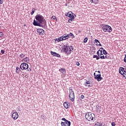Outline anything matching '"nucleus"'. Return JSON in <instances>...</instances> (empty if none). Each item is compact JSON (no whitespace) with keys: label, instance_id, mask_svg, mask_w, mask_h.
<instances>
[{"label":"nucleus","instance_id":"f257e3e1","mask_svg":"<svg viewBox=\"0 0 126 126\" xmlns=\"http://www.w3.org/2000/svg\"><path fill=\"white\" fill-rule=\"evenodd\" d=\"M36 20H34L33 24L34 26H39L40 27H42V25L43 26H46L47 25V22H46V20L44 18V17L41 15H37L35 16Z\"/></svg>","mask_w":126,"mask_h":126},{"label":"nucleus","instance_id":"f03ea898","mask_svg":"<svg viewBox=\"0 0 126 126\" xmlns=\"http://www.w3.org/2000/svg\"><path fill=\"white\" fill-rule=\"evenodd\" d=\"M72 51H73V48L72 46H68V44L64 45L63 48H62V52H63L65 53V54H66L67 56L68 55H70Z\"/></svg>","mask_w":126,"mask_h":126},{"label":"nucleus","instance_id":"7ed1b4c3","mask_svg":"<svg viewBox=\"0 0 126 126\" xmlns=\"http://www.w3.org/2000/svg\"><path fill=\"white\" fill-rule=\"evenodd\" d=\"M86 119L89 122H94L95 121V114L94 113H92L91 112H88L86 113L85 115Z\"/></svg>","mask_w":126,"mask_h":126},{"label":"nucleus","instance_id":"20e7f679","mask_svg":"<svg viewBox=\"0 0 126 126\" xmlns=\"http://www.w3.org/2000/svg\"><path fill=\"white\" fill-rule=\"evenodd\" d=\"M101 27L104 32H108V33H111L113 31V29L111 26L108 25L102 24Z\"/></svg>","mask_w":126,"mask_h":126},{"label":"nucleus","instance_id":"39448f33","mask_svg":"<svg viewBox=\"0 0 126 126\" xmlns=\"http://www.w3.org/2000/svg\"><path fill=\"white\" fill-rule=\"evenodd\" d=\"M69 98L72 102L74 101V92H73V91L72 90V89L71 88H70L69 89Z\"/></svg>","mask_w":126,"mask_h":126},{"label":"nucleus","instance_id":"423d86ee","mask_svg":"<svg viewBox=\"0 0 126 126\" xmlns=\"http://www.w3.org/2000/svg\"><path fill=\"white\" fill-rule=\"evenodd\" d=\"M29 67V65H28V64L25 63H22L20 66V68L22 70H26V69H28Z\"/></svg>","mask_w":126,"mask_h":126},{"label":"nucleus","instance_id":"0eeeda50","mask_svg":"<svg viewBox=\"0 0 126 126\" xmlns=\"http://www.w3.org/2000/svg\"><path fill=\"white\" fill-rule=\"evenodd\" d=\"M94 76L95 79H96L97 81H101L103 79V77H101V74H97L96 75V73H94Z\"/></svg>","mask_w":126,"mask_h":126},{"label":"nucleus","instance_id":"6e6552de","mask_svg":"<svg viewBox=\"0 0 126 126\" xmlns=\"http://www.w3.org/2000/svg\"><path fill=\"white\" fill-rule=\"evenodd\" d=\"M119 73H120V74H122V75H125V76H126V70L125 69V68H124L123 67H120L119 68Z\"/></svg>","mask_w":126,"mask_h":126},{"label":"nucleus","instance_id":"1a4fd4ad","mask_svg":"<svg viewBox=\"0 0 126 126\" xmlns=\"http://www.w3.org/2000/svg\"><path fill=\"white\" fill-rule=\"evenodd\" d=\"M71 123L70 121H68V120L66 121V122H61V126H70Z\"/></svg>","mask_w":126,"mask_h":126},{"label":"nucleus","instance_id":"9d476101","mask_svg":"<svg viewBox=\"0 0 126 126\" xmlns=\"http://www.w3.org/2000/svg\"><path fill=\"white\" fill-rule=\"evenodd\" d=\"M19 117V115L17 112H14L12 114V118L13 120H17Z\"/></svg>","mask_w":126,"mask_h":126},{"label":"nucleus","instance_id":"9b49d317","mask_svg":"<svg viewBox=\"0 0 126 126\" xmlns=\"http://www.w3.org/2000/svg\"><path fill=\"white\" fill-rule=\"evenodd\" d=\"M65 16L67 17H69V19L74 18V16L71 14V12H68L65 13Z\"/></svg>","mask_w":126,"mask_h":126},{"label":"nucleus","instance_id":"f8f14e48","mask_svg":"<svg viewBox=\"0 0 126 126\" xmlns=\"http://www.w3.org/2000/svg\"><path fill=\"white\" fill-rule=\"evenodd\" d=\"M37 32L38 33L39 35H44V30L42 29H38Z\"/></svg>","mask_w":126,"mask_h":126},{"label":"nucleus","instance_id":"ddd939ff","mask_svg":"<svg viewBox=\"0 0 126 126\" xmlns=\"http://www.w3.org/2000/svg\"><path fill=\"white\" fill-rule=\"evenodd\" d=\"M51 54L54 57H57V58H61V55L59 53H57L55 52L51 51Z\"/></svg>","mask_w":126,"mask_h":126},{"label":"nucleus","instance_id":"4468645a","mask_svg":"<svg viewBox=\"0 0 126 126\" xmlns=\"http://www.w3.org/2000/svg\"><path fill=\"white\" fill-rule=\"evenodd\" d=\"M94 43H95L96 46H99V47H102V44H101V43H100V41H99V40H98V39H95L94 40Z\"/></svg>","mask_w":126,"mask_h":126},{"label":"nucleus","instance_id":"2eb2a0df","mask_svg":"<svg viewBox=\"0 0 126 126\" xmlns=\"http://www.w3.org/2000/svg\"><path fill=\"white\" fill-rule=\"evenodd\" d=\"M92 3H94V4H97L99 3V0H90Z\"/></svg>","mask_w":126,"mask_h":126},{"label":"nucleus","instance_id":"dca6fc26","mask_svg":"<svg viewBox=\"0 0 126 126\" xmlns=\"http://www.w3.org/2000/svg\"><path fill=\"white\" fill-rule=\"evenodd\" d=\"M59 71H60V72H61V73L64 74V73H65V69H64L63 68H62L61 69H59Z\"/></svg>","mask_w":126,"mask_h":126},{"label":"nucleus","instance_id":"f3484780","mask_svg":"<svg viewBox=\"0 0 126 126\" xmlns=\"http://www.w3.org/2000/svg\"><path fill=\"white\" fill-rule=\"evenodd\" d=\"M62 38H63V40H66V39H68V36L67 34H63L62 36Z\"/></svg>","mask_w":126,"mask_h":126},{"label":"nucleus","instance_id":"a211bd4d","mask_svg":"<svg viewBox=\"0 0 126 126\" xmlns=\"http://www.w3.org/2000/svg\"><path fill=\"white\" fill-rule=\"evenodd\" d=\"M55 41H57V42H61V41H63V36H61L58 38L55 39Z\"/></svg>","mask_w":126,"mask_h":126},{"label":"nucleus","instance_id":"6ab92c4d","mask_svg":"<svg viewBox=\"0 0 126 126\" xmlns=\"http://www.w3.org/2000/svg\"><path fill=\"white\" fill-rule=\"evenodd\" d=\"M99 56L100 57V56H103V48H100L99 49Z\"/></svg>","mask_w":126,"mask_h":126},{"label":"nucleus","instance_id":"aec40b11","mask_svg":"<svg viewBox=\"0 0 126 126\" xmlns=\"http://www.w3.org/2000/svg\"><path fill=\"white\" fill-rule=\"evenodd\" d=\"M23 61L25 63H29V58L28 57H26L23 59Z\"/></svg>","mask_w":126,"mask_h":126},{"label":"nucleus","instance_id":"412c9836","mask_svg":"<svg viewBox=\"0 0 126 126\" xmlns=\"http://www.w3.org/2000/svg\"><path fill=\"white\" fill-rule=\"evenodd\" d=\"M63 106L65 108V109H68V104H67L66 102H64L63 103Z\"/></svg>","mask_w":126,"mask_h":126},{"label":"nucleus","instance_id":"4be33fe9","mask_svg":"<svg viewBox=\"0 0 126 126\" xmlns=\"http://www.w3.org/2000/svg\"><path fill=\"white\" fill-rule=\"evenodd\" d=\"M67 36H68V38H70L72 36V38H74V35H73V33L70 32L69 34H67Z\"/></svg>","mask_w":126,"mask_h":126},{"label":"nucleus","instance_id":"5701e85b","mask_svg":"<svg viewBox=\"0 0 126 126\" xmlns=\"http://www.w3.org/2000/svg\"><path fill=\"white\" fill-rule=\"evenodd\" d=\"M99 57H100V59H101V60H105V59H107L108 58L107 57V56H104V55H100V56H99Z\"/></svg>","mask_w":126,"mask_h":126},{"label":"nucleus","instance_id":"b1692460","mask_svg":"<svg viewBox=\"0 0 126 126\" xmlns=\"http://www.w3.org/2000/svg\"><path fill=\"white\" fill-rule=\"evenodd\" d=\"M21 72V70L20 69V68H19V67H17L16 72H17V73H20Z\"/></svg>","mask_w":126,"mask_h":126},{"label":"nucleus","instance_id":"393cba45","mask_svg":"<svg viewBox=\"0 0 126 126\" xmlns=\"http://www.w3.org/2000/svg\"><path fill=\"white\" fill-rule=\"evenodd\" d=\"M93 59H96V60L100 59V57H99V56H98L97 55H94L93 56Z\"/></svg>","mask_w":126,"mask_h":126},{"label":"nucleus","instance_id":"a878e982","mask_svg":"<svg viewBox=\"0 0 126 126\" xmlns=\"http://www.w3.org/2000/svg\"><path fill=\"white\" fill-rule=\"evenodd\" d=\"M24 57H25V54H21L20 55V58L21 59H23V58H24Z\"/></svg>","mask_w":126,"mask_h":126},{"label":"nucleus","instance_id":"bb28decb","mask_svg":"<svg viewBox=\"0 0 126 126\" xmlns=\"http://www.w3.org/2000/svg\"><path fill=\"white\" fill-rule=\"evenodd\" d=\"M102 54L103 55H107V52L105 49H103V48H102Z\"/></svg>","mask_w":126,"mask_h":126},{"label":"nucleus","instance_id":"cd10ccee","mask_svg":"<svg viewBox=\"0 0 126 126\" xmlns=\"http://www.w3.org/2000/svg\"><path fill=\"white\" fill-rule=\"evenodd\" d=\"M41 118H42V120H46V115L43 114L41 115Z\"/></svg>","mask_w":126,"mask_h":126},{"label":"nucleus","instance_id":"c85d7f7f","mask_svg":"<svg viewBox=\"0 0 126 126\" xmlns=\"http://www.w3.org/2000/svg\"><path fill=\"white\" fill-rule=\"evenodd\" d=\"M34 12H35V9L33 8L32 9V11L31 13V15H33L34 14Z\"/></svg>","mask_w":126,"mask_h":126},{"label":"nucleus","instance_id":"c756f323","mask_svg":"<svg viewBox=\"0 0 126 126\" xmlns=\"http://www.w3.org/2000/svg\"><path fill=\"white\" fill-rule=\"evenodd\" d=\"M73 19H74V18H71V19H69L68 20V22L69 23H71V22L73 20Z\"/></svg>","mask_w":126,"mask_h":126},{"label":"nucleus","instance_id":"7c9ffc66","mask_svg":"<svg viewBox=\"0 0 126 126\" xmlns=\"http://www.w3.org/2000/svg\"><path fill=\"white\" fill-rule=\"evenodd\" d=\"M87 41H88V38L87 37H86L84 39V43H87Z\"/></svg>","mask_w":126,"mask_h":126},{"label":"nucleus","instance_id":"2f4dec72","mask_svg":"<svg viewBox=\"0 0 126 126\" xmlns=\"http://www.w3.org/2000/svg\"><path fill=\"white\" fill-rule=\"evenodd\" d=\"M51 19H52L53 20H57V18L55 16H53L51 17Z\"/></svg>","mask_w":126,"mask_h":126},{"label":"nucleus","instance_id":"473e14b6","mask_svg":"<svg viewBox=\"0 0 126 126\" xmlns=\"http://www.w3.org/2000/svg\"><path fill=\"white\" fill-rule=\"evenodd\" d=\"M87 84H90V82L89 81H86V84H85V86H87Z\"/></svg>","mask_w":126,"mask_h":126},{"label":"nucleus","instance_id":"72a5a7b5","mask_svg":"<svg viewBox=\"0 0 126 126\" xmlns=\"http://www.w3.org/2000/svg\"><path fill=\"white\" fill-rule=\"evenodd\" d=\"M111 126H116V123H115V122H112V123H111Z\"/></svg>","mask_w":126,"mask_h":126},{"label":"nucleus","instance_id":"f704fd0d","mask_svg":"<svg viewBox=\"0 0 126 126\" xmlns=\"http://www.w3.org/2000/svg\"><path fill=\"white\" fill-rule=\"evenodd\" d=\"M3 36V33L2 32H0V37H2Z\"/></svg>","mask_w":126,"mask_h":126},{"label":"nucleus","instance_id":"c9c22d12","mask_svg":"<svg viewBox=\"0 0 126 126\" xmlns=\"http://www.w3.org/2000/svg\"><path fill=\"white\" fill-rule=\"evenodd\" d=\"M62 121H64V122H66V121H67L66 119H65V118H63L62 119Z\"/></svg>","mask_w":126,"mask_h":126},{"label":"nucleus","instance_id":"e433bc0d","mask_svg":"<svg viewBox=\"0 0 126 126\" xmlns=\"http://www.w3.org/2000/svg\"><path fill=\"white\" fill-rule=\"evenodd\" d=\"M3 3V0H0V4H2Z\"/></svg>","mask_w":126,"mask_h":126},{"label":"nucleus","instance_id":"4c0bfd02","mask_svg":"<svg viewBox=\"0 0 126 126\" xmlns=\"http://www.w3.org/2000/svg\"><path fill=\"white\" fill-rule=\"evenodd\" d=\"M76 64L77 66H79V65H80V63L79 62H77Z\"/></svg>","mask_w":126,"mask_h":126},{"label":"nucleus","instance_id":"58836bf2","mask_svg":"<svg viewBox=\"0 0 126 126\" xmlns=\"http://www.w3.org/2000/svg\"><path fill=\"white\" fill-rule=\"evenodd\" d=\"M99 53H100V51H99V50L96 52V54L98 57H99Z\"/></svg>","mask_w":126,"mask_h":126},{"label":"nucleus","instance_id":"ea45409f","mask_svg":"<svg viewBox=\"0 0 126 126\" xmlns=\"http://www.w3.org/2000/svg\"><path fill=\"white\" fill-rule=\"evenodd\" d=\"M80 98H81V99H84V95H81Z\"/></svg>","mask_w":126,"mask_h":126},{"label":"nucleus","instance_id":"a19ab883","mask_svg":"<svg viewBox=\"0 0 126 126\" xmlns=\"http://www.w3.org/2000/svg\"><path fill=\"white\" fill-rule=\"evenodd\" d=\"M1 54H4V50H1Z\"/></svg>","mask_w":126,"mask_h":126},{"label":"nucleus","instance_id":"79ce46f5","mask_svg":"<svg viewBox=\"0 0 126 126\" xmlns=\"http://www.w3.org/2000/svg\"><path fill=\"white\" fill-rule=\"evenodd\" d=\"M31 70H32V69H31V68H29V69H28V71H31Z\"/></svg>","mask_w":126,"mask_h":126},{"label":"nucleus","instance_id":"37998d69","mask_svg":"<svg viewBox=\"0 0 126 126\" xmlns=\"http://www.w3.org/2000/svg\"><path fill=\"white\" fill-rule=\"evenodd\" d=\"M65 6H67V3H66V4H65Z\"/></svg>","mask_w":126,"mask_h":126},{"label":"nucleus","instance_id":"c03bdc74","mask_svg":"<svg viewBox=\"0 0 126 126\" xmlns=\"http://www.w3.org/2000/svg\"><path fill=\"white\" fill-rule=\"evenodd\" d=\"M87 86H88V87H90V86H90V85H87Z\"/></svg>","mask_w":126,"mask_h":126},{"label":"nucleus","instance_id":"a18cd8bd","mask_svg":"<svg viewBox=\"0 0 126 126\" xmlns=\"http://www.w3.org/2000/svg\"><path fill=\"white\" fill-rule=\"evenodd\" d=\"M98 72L100 74H101V73H100V72L99 71H98Z\"/></svg>","mask_w":126,"mask_h":126}]
</instances>
